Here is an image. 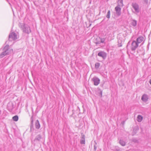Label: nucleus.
<instances>
[{
	"mask_svg": "<svg viewBox=\"0 0 151 151\" xmlns=\"http://www.w3.org/2000/svg\"><path fill=\"white\" fill-rule=\"evenodd\" d=\"M2 52L0 54V58H2L6 55H9L13 52L12 49L9 48L8 46H6L2 50Z\"/></svg>",
	"mask_w": 151,
	"mask_h": 151,
	"instance_id": "nucleus-1",
	"label": "nucleus"
},
{
	"mask_svg": "<svg viewBox=\"0 0 151 151\" xmlns=\"http://www.w3.org/2000/svg\"><path fill=\"white\" fill-rule=\"evenodd\" d=\"M19 27L22 30L23 32L24 33L29 34L31 32L30 27L27 24L24 23H20L19 24Z\"/></svg>",
	"mask_w": 151,
	"mask_h": 151,
	"instance_id": "nucleus-2",
	"label": "nucleus"
},
{
	"mask_svg": "<svg viewBox=\"0 0 151 151\" xmlns=\"http://www.w3.org/2000/svg\"><path fill=\"white\" fill-rule=\"evenodd\" d=\"M138 46V44H137V42L136 41L133 40L131 44V49L132 52L131 53L132 54H133L135 52V50Z\"/></svg>",
	"mask_w": 151,
	"mask_h": 151,
	"instance_id": "nucleus-3",
	"label": "nucleus"
},
{
	"mask_svg": "<svg viewBox=\"0 0 151 151\" xmlns=\"http://www.w3.org/2000/svg\"><path fill=\"white\" fill-rule=\"evenodd\" d=\"M17 35L13 32L10 33L9 35V41L14 40L17 39Z\"/></svg>",
	"mask_w": 151,
	"mask_h": 151,
	"instance_id": "nucleus-4",
	"label": "nucleus"
},
{
	"mask_svg": "<svg viewBox=\"0 0 151 151\" xmlns=\"http://www.w3.org/2000/svg\"><path fill=\"white\" fill-rule=\"evenodd\" d=\"M132 6L135 11V12L139 13V6L136 3H132Z\"/></svg>",
	"mask_w": 151,
	"mask_h": 151,
	"instance_id": "nucleus-5",
	"label": "nucleus"
},
{
	"mask_svg": "<svg viewBox=\"0 0 151 151\" xmlns=\"http://www.w3.org/2000/svg\"><path fill=\"white\" fill-rule=\"evenodd\" d=\"M92 81L94 85L95 86H98L100 83V80L97 77H94L92 79Z\"/></svg>",
	"mask_w": 151,
	"mask_h": 151,
	"instance_id": "nucleus-6",
	"label": "nucleus"
},
{
	"mask_svg": "<svg viewBox=\"0 0 151 151\" xmlns=\"http://www.w3.org/2000/svg\"><path fill=\"white\" fill-rule=\"evenodd\" d=\"M115 11L116 12V14L118 16H119L121 14V8L120 6H117L115 7Z\"/></svg>",
	"mask_w": 151,
	"mask_h": 151,
	"instance_id": "nucleus-7",
	"label": "nucleus"
},
{
	"mask_svg": "<svg viewBox=\"0 0 151 151\" xmlns=\"http://www.w3.org/2000/svg\"><path fill=\"white\" fill-rule=\"evenodd\" d=\"M98 55L103 59H105L106 57V54L104 52L101 51L98 53Z\"/></svg>",
	"mask_w": 151,
	"mask_h": 151,
	"instance_id": "nucleus-8",
	"label": "nucleus"
},
{
	"mask_svg": "<svg viewBox=\"0 0 151 151\" xmlns=\"http://www.w3.org/2000/svg\"><path fill=\"white\" fill-rule=\"evenodd\" d=\"M7 109L10 111L12 112L14 108V106L12 103H9L7 104Z\"/></svg>",
	"mask_w": 151,
	"mask_h": 151,
	"instance_id": "nucleus-9",
	"label": "nucleus"
},
{
	"mask_svg": "<svg viewBox=\"0 0 151 151\" xmlns=\"http://www.w3.org/2000/svg\"><path fill=\"white\" fill-rule=\"evenodd\" d=\"M148 99V96L146 94H143L142 97L141 99L142 100L144 101V102H146L147 101Z\"/></svg>",
	"mask_w": 151,
	"mask_h": 151,
	"instance_id": "nucleus-10",
	"label": "nucleus"
},
{
	"mask_svg": "<svg viewBox=\"0 0 151 151\" xmlns=\"http://www.w3.org/2000/svg\"><path fill=\"white\" fill-rule=\"evenodd\" d=\"M144 37H138L136 40V42L137 44L141 43L144 40Z\"/></svg>",
	"mask_w": 151,
	"mask_h": 151,
	"instance_id": "nucleus-11",
	"label": "nucleus"
},
{
	"mask_svg": "<svg viewBox=\"0 0 151 151\" xmlns=\"http://www.w3.org/2000/svg\"><path fill=\"white\" fill-rule=\"evenodd\" d=\"M81 143L82 144H85V136L84 134H82L81 138Z\"/></svg>",
	"mask_w": 151,
	"mask_h": 151,
	"instance_id": "nucleus-12",
	"label": "nucleus"
},
{
	"mask_svg": "<svg viewBox=\"0 0 151 151\" xmlns=\"http://www.w3.org/2000/svg\"><path fill=\"white\" fill-rule=\"evenodd\" d=\"M123 0H118L117 1L118 5L119 6H123Z\"/></svg>",
	"mask_w": 151,
	"mask_h": 151,
	"instance_id": "nucleus-13",
	"label": "nucleus"
},
{
	"mask_svg": "<svg viewBox=\"0 0 151 151\" xmlns=\"http://www.w3.org/2000/svg\"><path fill=\"white\" fill-rule=\"evenodd\" d=\"M35 126L36 128L37 129H39L40 127V125L38 120H37L35 122Z\"/></svg>",
	"mask_w": 151,
	"mask_h": 151,
	"instance_id": "nucleus-14",
	"label": "nucleus"
},
{
	"mask_svg": "<svg viewBox=\"0 0 151 151\" xmlns=\"http://www.w3.org/2000/svg\"><path fill=\"white\" fill-rule=\"evenodd\" d=\"M137 118L138 122H140L142 120L143 117L140 115H138Z\"/></svg>",
	"mask_w": 151,
	"mask_h": 151,
	"instance_id": "nucleus-15",
	"label": "nucleus"
},
{
	"mask_svg": "<svg viewBox=\"0 0 151 151\" xmlns=\"http://www.w3.org/2000/svg\"><path fill=\"white\" fill-rule=\"evenodd\" d=\"M132 25L134 27H135L137 25V21L134 20H133L132 22Z\"/></svg>",
	"mask_w": 151,
	"mask_h": 151,
	"instance_id": "nucleus-16",
	"label": "nucleus"
},
{
	"mask_svg": "<svg viewBox=\"0 0 151 151\" xmlns=\"http://www.w3.org/2000/svg\"><path fill=\"white\" fill-rule=\"evenodd\" d=\"M119 143L122 146H124L126 145L125 142L122 140H120Z\"/></svg>",
	"mask_w": 151,
	"mask_h": 151,
	"instance_id": "nucleus-17",
	"label": "nucleus"
},
{
	"mask_svg": "<svg viewBox=\"0 0 151 151\" xmlns=\"http://www.w3.org/2000/svg\"><path fill=\"white\" fill-rule=\"evenodd\" d=\"M13 120L17 122L18 120V116L17 115L14 116L12 117Z\"/></svg>",
	"mask_w": 151,
	"mask_h": 151,
	"instance_id": "nucleus-18",
	"label": "nucleus"
},
{
	"mask_svg": "<svg viewBox=\"0 0 151 151\" xmlns=\"http://www.w3.org/2000/svg\"><path fill=\"white\" fill-rule=\"evenodd\" d=\"M41 138V136L40 135H37L35 139V140L39 141Z\"/></svg>",
	"mask_w": 151,
	"mask_h": 151,
	"instance_id": "nucleus-19",
	"label": "nucleus"
},
{
	"mask_svg": "<svg viewBox=\"0 0 151 151\" xmlns=\"http://www.w3.org/2000/svg\"><path fill=\"white\" fill-rule=\"evenodd\" d=\"M101 39V41L100 42H96V44H99L100 43H103L104 42V41L105 40V39L104 38H101L100 39Z\"/></svg>",
	"mask_w": 151,
	"mask_h": 151,
	"instance_id": "nucleus-20",
	"label": "nucleus"
},
{
	"mask_svg": "<svg viewBox=\"0 0 151 151\" xmlns=\"http://www.w3.org/2000/svg\"><path fill=\"white\" fill-rule=\"evenodd\" d=\"M110 10H109L107 12V14L106 15V17L108 19H109L110 17Z\"/></svg>",
	"mask_w": 151,
	"mask_h": 151,
	"instance_id": "nucleus-21",
	"label": "nucleus"
},
{
	"mask_svg": "<svg viewBox=\"0 0 151 151\" xmlns=\"http://www.w3.org/2000/svg\"><path fill=\"white\" fill-rule=\"evenodd\" d=\"M100 65V64L99 63H96L95 64V67L96 68H99Z\"/></svg>",
	"mask_w": 151,
	"mask_h": 151,
	"instance_id": "nucleus-22",
	"label": "nucleus"
},
{
	"mask_svg": "<svg viewBox=\"0 0 151 151\" xmlns=\"http://www.w3.org/2000/svg\"><path fill=\"white\" fill-rule=\"evenodd\" d=\"M114 151H121L120 149L119 148L117 147L116 148L115 150Z\"/></svg>",
	"mask_w": 151,
	"mask_h": 151,
	"instance_id": "nucleus-23",
	"label": "nucleus"
},
{
	"mask_svg": "<svg viewBox=\"0 0 151 151\" xmlns=\"http://www.w3.org/2000/svg\"><path fill=\"white\" fill-rule=\"evenodd\" d=\"M118 47H120L122 46V45L121 43H119L118 42Z\"/></svg>",
	"mask_w": 151,
	"mask_h": 151,
	"instance_id": "nucleus-24",
	"label": "nucleus"
},
{
	"mask_svg": "<svg viewBox=\"0 0 151 151\" xmlns=\"http://www.w3.org/2000/svg\"><path fill=\"white\" fill-rule=\"evenodd\" d=\"M96 145L94 146V149L95 150V151H96Z\"/></svg>",
	"mask_w": 151,
	"mask_h": 151,
	"instance_id": "nucleus-25",
	"label": "nucleus"
},
{
	"mask_svg": "<svg viewBox=\"0 0 151 151\" xmlns=\"http://www.w3.org/2000/svg\"><path fill=\"white\" fill-rule=\"evenodd\" d=\"M129 42H128V43H127V46L126 47H127V49H128V48H127V47H128V45H129Z\"/></svg>",
	"mask_w": 151,
	"mask_h": 151,
	"instance_id": "nucleus-26",
	"label": "nucleus"
},
{
	"mask_svg": "<svg viewBox=\"0 0 151 151\" xmlns=\"http://www.w3.org/2000/svg\"><path fill=\"white\" fill-rule=\"evenodd\" d=\"M149 82H150V84L151 85V79H150V80Z\"/></svg>",
	"mask_w": 151,
	"mask_h": 151,
	"instance_id": "nucleus-27",
	"label": "nucleus"
},
{
	"mask_svg": "<svg viewBox=\"0 0 151 151\" xmlns=\"http://www.w3.org/2000/svg\"><path fill=\"white\" fill-rule=\"evenodd\" d=\"M33 122V120L32 119V120H31V123H32V124Z\"/></svg>",
	"mask_w": 151,
	"mask_h": 151,
	"instance_id": "nucleus-28",
	"label": "nucleus"
},
{
	"mask_svg": "<svg viewBox=\"0 0 151 151\" xmlns=\"http://www.w3.org/2000/svg\"><path fill=\"white\" fill-rule=\"evenodd\" d=\"M100 93H101V96H102V92H100Z\"/></svg>",
	"mask_w": 151,
	"mask_h": 151,
	"instance_id": "nucleus-29",
	"label": "nucleus"
},
{
	"mask_svg": "<svg viewBox=\"0 0 151 151\" xmlns=\"http://www.w3.org/2000/svg\"><path fill=\"white\" fill-rule=\"evenodd\" d=\"M127 53L128 54V50H127Z\"/></svg>",
	"mask_w": 151,
	"mask_h": 151,
	"instance_id": "nucleus-30",
	"label": "nucleus"
}]
</instances>
